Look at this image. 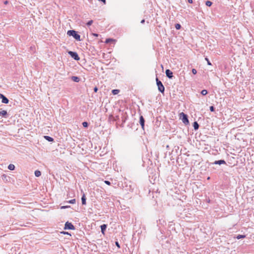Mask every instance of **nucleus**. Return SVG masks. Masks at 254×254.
Here are the masks:
<instances>
[{
  "instance_id": "obj_1",
  "label": "nucleus",
  "mask_w": 254,
  "mask_h": 254,
  "mask_svg": "<svg viewBox=\"0 0 254 254\" xmlns=\"http://www.w3.org/2000/svg\"><path fill=\"white\" fill-rule=\"evenodd\" d=\"M67 34L69 36H73L76 40L80 41V36L77 34V32L74 30H68L67 32Z\"/></svg>"
},
{
  "instance_id": "obj_2",
  "label": "nucleus",
  "mask_w": 254,
  "mask_h": 254,
  "mask_svg": "<svg viewBox=\"0 0 254 254\" xmlns=\"http://www.w3.org/2000/svg\"><path fill=\"white\" fill-rule=\"evenodd\" d=\"M180 119L182 120L183 123L185 125H188L189 123V121L188 119L187 115L185 113L182 112L179 115Z\"/></svg>"
},
{
  "instance_id": "obj_3",
  "label": "nucleus",
  "mask_w": 254,
  "mask_h": 254,
  "mask_svg": "<svg viewBox=\"0 0 254 254\" xmlns=\"http://www.w3.org/2000/svg\"><path fill=\"white\" fill-rule=\"evenodd\" d=\"M156 83H157V85L158 86V89L159 91L162 93H164L165 88H164L163 84L162 83L161 81L159 80L158 78H156Z\"/></svg>"
},
{
  "instance_id": "obj_4",
  "label": "nucleus",
  "mask_w": 254,
  "mask_h": 254,
  "mask_svg": "<svg viewBox=\"0 0 254 254\" xmlns=\"http://www.w3.org/2000/svg\"><path fill=\"white\" fill-rule=\"evenodd\" d=\"M68 53L75 60H76V61L79 60L80 58H79L78 54L76 52L69 51L68 52Z\"/></svg>"
},
{
  "instance_id": "obj_5",
  "label": "nucleus",
  "mask_w": 254,
  "mask_h": 254,
  "mask_svg": "<svg viewBox=\"0 0 254 254\" xmlns=\"http://www.w3.org/2000/svg\"><path fill=\"white\" fill-rule=\"evenodd\" d=\"M64 229H70V230H73L74 229V227L73 225L69 222H66L64 225Z\"/></svg>"
},
{
  "instance_id": "obj_6",
  "label": "nucleus",
  "mask_w": 254,
  "mask_h": 254,
  "mask_svg": "<svg viewBox=\"0 0 254 254\" xmlns=\"http://www.w3.org/2000/svg\"><path fill=\"white\" fill-rule=\"evenodd\" d=\"M0 98L1 99V102L2 103L7 104L8 103V99L1 93H0Z\"/></svg>"
},
{
  "instance_id": "obj_7",
  "label": "nucleus",
  "mask_w": 254,
  "mask_h": 254,
  "mask_svg": "<svg viewBox=\"0 0 254 254\" xmlns=\"http://www.w3.org/2000/svg\"><path fill=\"white\" fill-rule=\"evenodd\" d=\"M144 122H145V121H144V119L143 116H141L139 118V123H140L142 129H144Z\"/></svg>"
},
{
  "instance_id": "obj_8",
  "label": "nucleus",
  "mask_w": 254,
  "mask_h": 254,
  "mask_svg": "<svg viewBox=\"0 0 254 254\" xmlns=\"http://www.w3.org/2000/svg\"><path fill=\"white\" fill-rule=\"evenodd\" d=\"M165 72L168 78H172L173 77V72L170 69H167Z\"/></svg>"
},
{
  "instance_id": "obj_9",
  "label": "nucleus",
  "mask_w": 254,
  "mask_h": 254,
  "mask_svg": "<svg viewBox=\"0 0 254 254\" xmlns=\"http://www.w3.org/2000/svg\"><path fill=\"white\" fill-rule=\"evenodd\" d=\"M225 161L223 160H218V161H215L214 162V164H219V165H221V164H225Z\"/></svg>"
},
{
  "instance_id": "obj_10",
  "label": "nucleus",
  "mask_w": 254,
  "mask_h": 254,
  "mask_svg": "<svg viewBox=\"0 0 254 254\" xmlns=\"http://www.w3.org/2000/svg\"><path fill=\"white\" fill-rule=\"evenodd\" d=\"M81 201H82V204L83 205H85L86 204V197H85V194L84 193L82 196V198H81Z\"/></svg>"
},
{
  "instance_id": "obj_11",
  "label": "nucleus",
  "mask_w": 254,
  "mask_h": 254,
  "mask_svg": "<svg viewBox=\"0 0 254 254\" xmlns=\"http://www.w3.org/2000/svg\"><path fill=\"white\" fill-rule=\"evenodd\" d=\"M106 228H107V225H106V224H103L101 226V232L103 234H104V231L106 229Z\"/></svg>"
},
{
  "instance_id": "obj_12",
  "label": "nucleus",
  "mask_w": 254,
  "mask_h": 254,
  "mask_svg": "<svg viewBox=\"0 0 254 254\" xmlns=\"http://www.w3.org/2000/svg\"><path fill=\"white\" fill-rule=\"evenodd\" d=\"M7 115V112L5 110H0V116H5Z\"/></svg>"
},
{
  "instance_id": "obj_13",
  "label": "nucleus",
  "mask_w": 254,
  "mask_h": 254,
  "mask_svg": "<svg viewBox=\"0 0 254 254\" xmlns=\"http://www.w3.org/2000/svg\"><path fill=\"white\" fill-rule=\"evenodd\" d=\"M44 138L49 141H53L54 140V139L49 136H44Z\"/></svg>"
},
{
  "instance_id": "obj_14",
  "label": "nucleus",
  "mask_w": 254,
  "mask_h": 254,
  "mask_svg": "<svg viewBox=\"0 0 254 254\" xmlns=\"http://www.w3.org/2000/svg\"><path fill=\"white\" fill-rule=\"evenodd\" d=\"M35 175L36 177H40L41 175V173L40 171L37 170L35 171Z\"/></svg>"
},
{
  "instance_id": "obj_15",
  "label": "nucleus",
  "mask_w": 254,
  "mask_h": 254,
  "mask_svg": "<svg viewBox=\"0 0 254 254\" xmlns=\"http://www.w3.org/2000/svg\"><path fill=\"white\" fill-rule=\"evenodd\" d=\"M8 169L10 170H13L15 169V166L13 164H9L8 166Z\"/></svg>"
},
{
  "instance_id": "obj_16",
  "label": "nucleus",
  "mask_w": 254,
  "mask_h": 254,
  "mask_svg": "<svg viewBox=\"0 0 254 254\" xmlns=\"http://www.w3.org/2000/svg\"><path fill=\"white\" fill-rule=\"evenodd\" d=\"M193 126V127H194V129H195V130L197 129L198 128V127H199L198 124L196 122H194Z\"/></svg>"
},
{
  "instance_id": "obj_17",
  "label": "nucleus",
  "mask_w": 254,
  "mask_h": 254,
  "mask_svg": "<svg viewBox=\"0 0 254 254\" xmlns=\"http://www.w3.org/2000/svg\"><path fill=\"white\" fill-rule=\"evenodd\" d=\"M120 92V90L118 89H114L112 91L113 94L116 95L118 94Z\"/></svg>"
},
{
  "instance_id": "obj_18",
  "label": "nucleus",
  "mask_w": 254,
  "mask_h": 254,
  "mask_svg": "<svg viewBox=\"0 0 254 254\" xmlns=\"http://www.w3.org/2000/svg\"><path fill=\"white\" fill-rule=\"evenodd\" d=\"M246 237V235H238L237 237H236V238L237 239H242V238H244Z\"/></svg>"
},
{
  "instance_id": "obj_19",
  "label": "nucleus",
  "mask_w": 254,
  "mask_h": 254,
  "mask_svg": "<svg viewBox=\"0 0 254 254\" xmlns=\"http://www.w3.org/2000/svg\"><path fill=\"white\" fill-rule=\"evenodd\" d=\"M72 79L75 82H78L79 81V78L76 76H72Z\"/></svg>"
},
{
  "instance_id": "obj_20",
  "label": "nucleus",
  "mask_w": 254,
  "mask_h": 254,
  "mask_svg": "<svg viewBox=\"0 0 254 254\" xmlns=\"http://www.w3.org/2000/svg\"><path fill=\"white\" fill-rule=\"evenodd\" d=\"M212 3L211 1L207 0L205 2V4L208 6H210L212 5Z\"/></svg>"
},
{
  "instance_id": "obj_21",
  "label": "nucleus",
  "mask_w": 254,
  "mask_h": 254,
  "mask_svg": "<svg viewBox=\"0 0 254 254\" xmlns=\"http://www.w3.org/2000/svg\"><path fill=\"white\" fill-rule=\"evenodd\" d=\"M115 40L113 39H107L105 41V43H110V42H113Z\"/></svg>"
},
{
  "instance_id": "obj_22",
  "label": "nucleus",
  "mask_w": 254,
  "mask_h": 254,
  "mask_svg": "<svg viewBox=\"0 0 254 254\" xmlns=\"http://www.w3.org/2000/svg\"><path fill=\"white\" fill-rule=\"evenodd\" d=\"M201 94L203 95H205L207 94V91L206 90H202L201 92Z\"/></svg>"
},
{
  "instance_id": "obj_23",
  "label": "nucleus",
  "mask_w": 254,
  "mask_h": 254,
  "mask_svg": "<svg viewBox=\"0 0 254 254\" xmlns=\"http://www.w3.org/2000/svg\"><path fill=\"white\" fill-rule=\"evenodd\" d=\"M181 26L180 24H176L175 25V28L177 29V30H179L181 28Z\"/></svg>"
},
{
  "instance_id": "obj_24",
  "label": "nucleus",
  "mask_w": 254,
  "mask_h": 254,
  "mask_svg": "<svg viewBox=\"0 0 254 254\" xmlns=\"http://www.w3.org/2000/svg\"><path fill=\"white\" fill-rule=\"evenodd\" d=\"M82 125L84 127H87L88 126V124L87 122H84L82 123Z\"/></svg>"
},
{
  "instance_id": "obj_25",
  "label": "nucleus",
  "mask_w": 254,
  "mask_h": 254,
  "mask_svg": "<svg viewBox=\"0 0 254 254\" xmlns=\"http://www.w3.org/2000/svg\"><path fill=\"white\" fill-rule=\"evenodd\" d=\"M76 202V200L75 199H71L68 201L69 203L74 204Z\"/></svg>"
},
{
  "instance_id": "obj_26",
  "label": "nucleus",
  "mask_w": 254,
  "mask_h": 254,
  "mask_svg": "<svg viewBox=\"0 0 254 254\" xmlns=\"http://www.w3.org/2000/svg\"><path fill=\"white\" fill-rule=\"evenodd\" d=\"M93 23V20H90L87 23L88 26H90Z\"/></svg>"
},
{
  "instance_id": "obj_27",
  "label": "nucleus",
  "mask_w": 254,
  "mask_h": 254,
  "mask_svg": "<svg viewBox=\"0 0 254 254\" xmlns=\"http://www.w3.org/2000/svg\"><path fill=\"white\" fill-rule=\"evenodd\" d=\"M192 73H193V74H196V73H197V70H196L195 69L193 68V69H192Z\"/></svg>"
},
{
  "instance_id": "obj_28",
  "label": "nucleus",
  "mask_w": 254,
  "mask_h": 254,
  "mask_svg": "<svg viewBox=\"0 0 254 254\" xmlns=\"http://www.w3.org/2000/svg\"><path fill=\"white\" fill-rule=\"evenodd\" d=\"M205 59V60L207 61V64H208V65H211V63L210 62V61H209V60H208V58H206Z\"/></svg>"
},
{
  "instance_id": "obj_29",
  "label": "nucleus",
  "mask_w": 254,
  "mask_h": 254,
  "mask_svg": "<svg viewBox=\"0 0 254 254\" xmlns=\"http://www.w3.org/2000/svg\"><path fill=\"white\" fill-rule=\"evenodd\" d=\"M210 110L211 111V112H213L214 111V108L213 106H210Z\"/></svg>"
},
{
  "instance_id": "obj_30",
  "label": "nucleus",
  "mask_w": 254,
  "mask_h": 254,
  "mask_svg": "<svg viewBox=\"0 0 254 254\" xmlns=\"http://www.w3.org/2000/svg\"><path fill=\"white\" fill-rule=\"evenodd\" d=\"M105 183L108 185H111V183L108 181H104Z\"/></svg>"
},
{
  "instance_id": "obj_31",
  "label": "nucleus",
  "mask_w": 254,
  "mask_h": 254,
  "mask_svg": "<svg viewBox=\"0 0 254 254\" xmlns=\"http://www.w3.org/2000/svg\"><path fill=\"white\" fill-rule=\"evenodd\" d=\"M69 206H61V209H64V208H67V207H69Z\"/></svg>"
},
{
  "instance_id": "obj_32",
  "label": "nucleus",
  "mask_w": 254,
  "mask_h": 254,
  "mask_svg": "<svg viewBox=\"0 0 254 254\" xmlns=\"http://www.w3.org/2000/svg\"><path fill=\"white\" fill-rule=\"evenodd\" d=\"M62 233L64 234H66V235H70L68 232H61Z\"/></svg>"
},
{
  "instance_id": "obj_33",
  "label": "nucleus",
  "mask_w": 254,
  "mask_h": 254,
  "mask_svg": "<svg viewBox=\"0 0 254 254\" xmlns=\"http://www.w3.org/2000/svg\"><path fill=\"white\" fill-rule=\"evenodd\" d=\"M116 246H117L118 248H120V245H119V243H118V242H116Z\"/></svg>"
},
{
  "instance_id": "obj_34",
  "label": "nucleus",
  "mask_w": 254,
  "mask_h": 254,
  "mask_svg": "<svg viewBox=\"0 0 254 254\" xmlns=\"http://www.w3.org/2000/svg\"><path fill=\"white\" fill-rule=\"evenodd\" d=\"M188 2L190 3H192L193 2V0H188Z\"/></svg>"
},
{
  "instance_id": "obj_35",
  "label": "nucleus",
  "mask_w": 254,
  "mask_h": 254,
  "mask_svg": "<svg viewBox=\"0 0 254 254\" xmlns=\"http://www.w3.org/2000/svg\"><path fill=\"white\" fill-rule=\"evenodd\" d=\"M94 90L95 92H96L98 90V88L97 87H95Z\"/></svg>"
},
{
  "instance_id": "obj_36",
  "label": "nucleus",
  "mask_w": 254,
  "mask_h": 254,
  "mask_svg": "<svg viewBox=\"0 0 254 254\" xmlns=\"http://www.w3.org/2000/svg\"><path fill=\"white\" fill-rule=\"evenodd\" d=\"M144 22H145L144 19H143V20H142L141 21V23L142 24L144 23Z\"/></svg>"
},
{
  "instance_id": "obj_37",
  "label": "nucleus",
  "mask_w": 254,
  "mask_h": 254,
  "mask_svg": "<svg viewBox=\"0 0 254 254\" xmlns=\"http://www.w3.org/2000/svg\"><path fill=\"white\" fill-rule=\"evenodd\" d=\"M94 36H96V37H97L98 36V35L97 34H93Z\"/></svg>"
},
{
  "instance_id": "obj_38",
  "label": "nucleus",
  "mask_w": 254,
  "mask_h": 254,
  "mask_svg": "<svg viewBox=\"0 0 254 254\" xmlns=\"http://www.w3.org/2000/svg\"><path fill=\"white\" fill-rule=\"evenodd\" d=\"M4 3H5V4H7V1H5L4 2Z\"/></svg>"
}]
</instances>
